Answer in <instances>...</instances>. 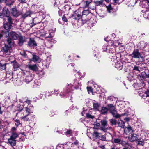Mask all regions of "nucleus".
<instances>
[{
	"label": "nucleus",
	"mask_w": 149,
	"mask_h": 149,
	"mask_svg": "<svg viewBox=\"0 0 149 149\" xmlns=\"http://www.w3.org/2000/svg\"><path fill=\"white\" fill-rule=\"evenodd\" d=\"M33 83L34 84L33 85V86L34 87H36L40 85V82L39 80L35 79L34 80Z\"/></svg>",
	"instance_id": "nucleus-34"
},
{
	"label": "nucleus",
	"mask_w": 149,
	"mask_h": 149,
	"mask_svg": "<svg viewBox=\"0 0 149 149\" xmlns=\"http://www.w3.org/2000/svg\"><path fill=\"white\" fill-rule=\"evenodd\" d=\"M73 17H74V18L75 19H79L81 17V15L80 14H77L76 13H75L73 15Z\"/></svg>",
	"instance_id": "nucleus-39"
},
{
	"label": "nucleus",
	"mask_w": 149,
	"mask_h": 149,
	"mask_svg": "<svg viewBox=\"0 0 149 149\" xmlns=\"http://www.w3.org/2000/svg\"><path fill=\"white\" fill-rule=\"evenodd\" d=\"M107 3H109V2L111 3L119 4L123 1V0H104Z\"/></svg>",
	"instance_id": "nucleus-17"
},
{
	"label": "nucleus",
	"mask_w": 149,
	"mask_h": 149,
	"mask_svg": "<svg viewBox=\"0 0 149 149\" xmlns=\"http://www.w3.org/2000/svg\"><path fill=\"white\" fill-rule=\"evenodd\" d=\"M101 135V134L98 133L97 131H95L93 134V136L94 138L93 140H94L97 138H98L100 135Z\"/></svg>",
	"instance_id": "nucleus-28"
},
{
	"label": "nucleus",
	"mask_w": 149,
	"mask_h": 149,
	"mask_svg": "<svg viewBox=\"0 0 149 149\" xmlns=\"http://www.w3.org/2000/svg\"><path fill=\"white\" fill-rule=\"evenodd\" d=\"M19 101L20 102L23 103V104H25V103L26 104L28 105H29L30 104L31 102L30 100H27L26 101H23V100L20 99L19 100Z\"/></svg>",
	"instance_id": "nucleus-37"
},
{
	"label": "nucleus",
	"mask_w": 149,
	"mask_h": 149,
	"mask_svg": "<svg viewBox=\"0 0 149 149\" xmlns=\"http://www.w3.org/2000/svg\"><path fill=\"white\" fill-rule=\"evenodd\" d=\"M120 144L122 145L123 146H125L126 145H128V143L127 142H126L125 141L121 140L120 143Z\"/></svg>",
	"instance_id": "nucleus-46"
},
{
	"label": "nucleus",
	"mask_w": 149,
	"mask_h": 149,
	"mask_svg": "<svg viewBox=\"0 0 149 149\" xmlns=\"http://www.w3.org/2000/svg\"><path fill=\"white\" fill-rule=\"evenodd\" d=\"M6 68V64H0V70H5Z\"/></svg>",
	"instance_id": "nucleus-45"
},
{
	"label": "nucleus",
	"mask_w": 149,
	"mask_h": 149,
	"mask_svg": "<svg viewBox=\"0 0 149 149\" xmlns=\"http://www.w3.org/2000/svg\"><path fill=\"white\" fill-rule=\"evenodd\" d=\"M115 97H114L112 96H109L108 97V99L111 100H113V98H114Z\"/></svg>",
	"instance_id": "nucleus-57"
},
{
	"label": "nucleus",
	"mask_w": 149,
	"mask_h": 149,
	"mask_svg": "<svg viewBox=\"0 0 149 149\" xmlns=\"http://www.w3.org/2000/svg\"><path fill=\"white\" fill-rule=\"evenodd\" d=\"M6 17L7 18L6 20L7 21V23L12 25L13 24L12 18L10 17L9 16Z\"/></svg>",
	"instance_id": "nucleus-36"
},
{
	"label": "nucleus",
	"mask_w": 149,
	"mask_h": 149,
	"mask_svg": "<svg viewBox=\"0 0 149 149\" xmlns=\"http://www.w3.org/2000/svg\"><path fill=\"white\" fill-rule=\"evenodd\" d=\"M107 8V10L109 12H111V11L112 10L113 8L111 6V4H109L108 6H105Z\"/></svg>",
	"instance_id": "nucleus-42"
},
{
	"label": "nucleus",
	"mask_w": 149,
	"mask_h": 149,
	"mask_svg": "<svg viewBox=\"0 0 149 149\" xmlns=\"http://www.w3.org/2000/svg\"><path fill=\"white\" fill-rule=\"evenodd\" d=\"M19 35L15 32L11 31L9 33V37L8 38L7 41L9 45L10 46H14V42L12 40H17Z\"/></svg>",
	"instance_id": "nucleus-3"
},
{
	"label": "nucleus",
	"mask_w": 149,
	"mask_h": 149,
	"mask_svg": "<svg viewBox=\"0 0 149 149\" xmlns=\"http://www.w3.org/2000/svg\"><path fill=\"white\" fill-rule=\"evenodd\" d=\"M104 0H100L99 1H96L94 2L95 5L96 6H100L101 7H103L106 6Z\"/></svg>",
	"instance_id": "nucleus-13"
},
{
	"label": "nucleus",
	"mask_w": 149,
	"mask_h": 149,
	"mask_svg": "<svg viewBox=\"0 0 149 149\" xmlns=\"http://www.w3.org/2000/svg\"><path fill=\"white\" fill-rule=\"evenodd\" d=\"M140 76L143 79L149 78V71L147 70H145L142 72Z\"/></svg>",
	"instance_id": "nucleus-16"
},
{
	"label": "nucleus",
	"mask_w": 149,
	"mask_h": 149,
	"mask_svg": "<svg viewBox=\"0 0 149 149\" xmlns=\"http://www.w3.org/2000/svg\"><path fill=\"white\" fill-rule=\"evenodd\" d=\"M129 140L132 142L137 141L138 139V136L135 134H133L128 137Z\"/></svg>",
	"instance_id": "nucleus-9"
},
{
	"label": "nucleus",
	"mask_w": 149,
	"mask_h": 149,
	"mask_svg": "<svg viewBox=\"0 0 149 149\" xmlns=\"http://www.w3.org/2000/svg\"><path fill=\"white\" fill-rule=\"evenodd\" d=\"M17 81V84L19 86H20L22 85L23 83L22 81L20 79H18Z\"/></svg>",
	"instance_id": "nucleus-53"
},
{
	"label": "nucleus",
	"mask_w": 149,
	"mask_h": 149,
	"mask_svg": "<svg viewBox=\"0 0 149 149\" xmlns=\"http://www.w3.org/2000/svg\"><path fill=\"white\" fill-rule=\"evenodd\" d=\"M64 8L65 10L64 11L65 12H69L70 10L71 9V6L68 4H66L65 5Z\"/></svg>",
	"instance_id": "nucleus-30"
},
{
	"label": "nucleus",
	"mask_w": 149,
	"mask_h": 149,
	"mask_svg": "<svg viewBox=\"0 0 149 149\" xmlns=\"http://www.w3.org/2000/svg\"><path fill=\"white\" fill-rule=\"evenodd\" d=\"M133 132V130L132 127L129 125L124 128V133L126 135H129Z\"/></svg>",
	"instance_id": "nucleus-10"
},
{
	"label": "nucleus",
	"mask_w": 149,
	"mask_h": 149,
	"mask_svg": "<svg viewBox=\"0 0 149 149\" xmlns=\"http://www.w3.org/2000/svg\"><path fill=\"white\" fill-rule=\"evenodd\" d=\"M18 136V134L17 133L15 132H13L12 133L11 136V138L13 139H15Z\"/></svg>",
	"instance_id": "nucleus-40"
},
{
	"label": "nucleus",
	"mask_w": 149,
	"mask_h": 149,
	"mask_svg": "<svg viewBox=\"0 0 149 149\" xmlns=\"http://www.w3.org/2000/svg\"><path fill=\"white\" fill-rule=\"evenodd\" d=\"M26 72V73H28L27 72H26L24 70H23L22 69H21L20 71V72L22 75H24L25 74Z\"/></svg>",
	"instance_id": "nucleus-55"
},
{
	"label": "nucleus",
	"mask_w": 149,
	"mask_h": 149,
	"mask_svg": "<svg viewBox=\"0 0 149 149\" xmlns=\"http://www.w3.org/2000/svg\"><path fill=\"white\" fill-rule=\"evenodd\" d=\"M107 110L108 109L106 107H103L102 108L101 112L102 114H105L107 113Z\"/></svg>",
	"instance_id": "nucleus-35"
},
{
	"label": "nucleus",
	"mask_w": 149,
	"mask_h": 149,
	"mask_svg": "<svg viewBox=\"0 0 149 149\" xmlns=\"http://www.w3.org/2000/svg\"><path fill=\"white\" fill-rule=\"evenodd\" d=\"M123 66V63L120 61L117 62L115 64V67L119 70H120L122 69Z\"/></svg>",
	"instance_id": "nucleus-15"
},
{
	"label": "nucleus",
	"mask_w": 149,
	"mask_h": 149,
	"mask_svg": "<svg viewBox=\"0 0 149 149\" xmlns=\"http://www.w3.org/2000/svg\"><path fill=\"white\" fill-rule=\"evenodd\" d=\"M141 69V68H139V67L136 66H135L133 68V71H137L139 72H140L141 71L140 70Z\"/></svg>",
	"instance_id": "nucleus-44"
},
{
	"label": "nucleus",
	"mask_w": 149,
	"mask_h": 149,
	"mask_svg": "<svg viewBox=\"0 0 149 149\" xmlns=\"http://www.w3.org/2000/svg\"><path fill=\"white\" fill-rule=\"evenodd\" d=\"M28 45L30 47L33 48L36 46L37 45L36 42L34 40L31 38H30V40L28 42Z\"/></svg>",
	"instance_id": "nucleus-12"
},
{
	"label": "nucleus",
	"mask_w": 149,
	"mask_h": 149,
	"mask_svg": "<svg viewBox=\"0 0 149 149\" xmlns=\"http://www.w3.org/2000/svg\"><path fill=\"white\" fill-rule=\"evenodd\" d=\"M71 132V130H68L67 131L66 133L67 134H70Z\"/></svg>",
	"instance_id": "nucleus-62"
},
{
	"label": "nucleus",
	"mask_w": 149,
	"mask_h": 149,
	"mask_svg": "<svg viewBox=\"0 0 149 149\" xmlns=\"http://www.w3.org/2000/svg\"><path fill=\"white\" fill-rule=\"evenodd\" d=\"M32 56L33 57L31 60V61L35 62L40 61V57L38 56L33 54H32Z\"/></svg>",
	"instance_id": "nucleus-21"
},
{
	"label": "nucleus",
	"mask_w": 149,
	"mask_h": 149,
	"mask_svg": "<svg viewBox=\"0 0 149 149\" xmlns=\"http://www.w3.org/2000/svg\"><path fill=\"white\" fill-rule=\"evenodd\" d=\"M86 117L88 118H90L93 119L94 118V116L91 115V112H89L86 114Z\"/></svg>",
	"instance_id": "nucleus-38"
},
{
	"label": "nucleus",
	"mask_w": 149,
	"mask_h": 149,
	"mask_svg": "<svg viewBox=\"0 0 149 149\" xmlns=\"http://www.w3.org/2000/svg\"><path fill=\"white\" fill-rule=\"evenodd\" d=\"M102 126L101 127V129L104 131H105L107 129V121L104 120H103L101 121Z\"/></svg>",
	"instance_id": "nucleus-8"
},
{
	"label": "nucleus",
	"mask_w": 149,
	"mask_h": 149,
	"mask_svg": "<svg viewBox=\"0 0 149 149\" xmlns=\"http://www.w3.org/2000/svg\"><path fill=\"white\" fill-rule=\"evenodd\" d=\"M87 89L88 91V93L89 94L92 93L93 94L92 89L91 87H87Z\"/></svg>",
	"instance_id": "nucleus-50"
},
{
	"label": "nucleus",
	"mask_w": 149,
	"mask_h": 149,
	"mask_svg": "<svg viewBox=\"0 0 149 149\" xmlns=\"http://www.w3.org/2000/svg\"><path fill=\"white\" fill-rule=\"evenodd\" d=\"M109 121L110 123V124L112 126L114 125L115 126L117 123L116 120L114 119H111L109 120Z\"/></svg>",
	"instance_id": "nucleus-31"
},
{
	"label": "nucleus",
	"mask_w": 149,
	"mask_h": 149,
	"mask_svg": "<svg viewBox=\"0 0 149 149\" xmlns=\"http://www.w3.org/2000/svg\"><path fill=\"white\" fill-rule=\"evenodd\" d=\"M8 46V45H5V46L3 47L2 49V51L6 54L9 55L10 53V50L11 49V47L13 46Z\"/></svg>",
	"instance_id": "nucleus-5"
},
{
	"label": "nucleus",
	"mask_w": 149,
	"mask_h": 149,
	"mask_svg": "<svg viewBox=\"0 0 149 149\" xmlns=\"http://www.w3.org/2000/svg\"><path fill=\"white\" fill-rule=\"evenodd\" d=\"M132 58H141L142 59L143 58L141 56V53L139 52L137 49H134L132 53L130 55Z\"/></svg>",
	"instance_id": "nucleus-4"
},
{
	"label": "nucleus",
	"mask_w": 149,
	"mask_h": 149,
	"mask_svg": "<svg viewBox=\"0 0 149 149\" xmlns=\"http://www.w3.org/2000/svg\"><path fill=\"white\" fill-rule=\"evenodd\" d=\"M116 59V56H113L111 58V60L112 61H114Z\"/></svg>",
	"instance_id": "nucleus-58"
},
{
	"label": "nucleus",
	"mask_w": 149,
	"mask_h": 149,
	"mask_svg": "<svg viewBox=\"0 0 149 149\" xmlns=\"http://www.w3.org/2000/svg\"><path fill=\"white\" fill-rule=\"evenodd\" d=\"M108 107L111 113L116 118H120L121 116H127L128 115V112L127 111L124 113L122 114L121 115L118 114L115 107L112 104L108 105Z\"/></svg>",
	"instance_id": "nucleus-2"
},
{
	"label": "nucleus",
	"mask_w": 149,
	"mask_h": 149,
	"mask_svg": "<svg viewBox=\"0 0 149 149\" xmlns=\"http://www.w3.org/2000/svg\"><path fill=\"white\" fill-rule=\"evenodd\" d=\"M15 123L17 126H18L21 124L20 121L19 120H16L15 121Z\"/></svg>",
	"instance_id": "nucleus-54"
},
{
	"label": "nucleus",
	"mask_w": 149,
	"mask_h": 149,
	"mask_svg": "<svg viewBox=\"0 0 149 149\" xmlns=\"http://www.w3.org/2000/svg\"><path fill=\"white\" fill-rule=\"evenodd\" d=\"M29 116V114H26L24 116L21 117V119L24 121H30L31 120L28 117Z\"/></svg>",
	"instance_id": "nucleus-29"
},
{
	"label": "nucleus",
	"mask_w": 149,
	"mask_h": 149,
	"mask_svg": "<svg viewBox=\"0 0 149 149\" xmlns=\"http://www.w3.org/2000/svg\"><path fill=\"white\" fill-rule=\"evenodd\" d=\"M144 99H147L146 102H149V91L147 92L144 95H141Z\"/></svg>",
	"instance_id": "nucleus-26"
},
{
	"label": "nucleus",
	"mask_w": 149,
	"mask_h": 149,
	"mask_svg": "<svg viewBox=\"0 0 149 149\" xmlns=\"http://www.w3.org/2000/svg\"><path fill=\"white\" fill-rule=\"evenodd\" d=\"M62 19L63 21L67 22V19L65 16H63L62 17Z\"/></svg>",
	"instance_id": "nucleus-60"
},
{
	"label": "nucleus",
	"mask_w": 149,
	"mask_h": 149,
	"mask_svg": "<svg viewBox=\"0 0 149 149\" xmlns=\"http://www.w3.org/2000/svg\"><path fill=\"white\" fill-rule=\"evenodd\" d=\"M12 25L11 24L6 23L4 25L3 30H2V33H7L11 29Z\"/></svg>",
	"instance_id": "nucleus-6"
},
{
	"label": "nucleus",
	"mask_w": 149,
	"mask_h": 149,
	"mask_svg": "<svg viewBox=\"0 0 149 149\" xmlns=\"http://www.w3.org/2000/svg\"><path fill=\"white\" fill-rule=\"evenodd\" d=\"M137 143L139 145H143L144 144V141L143 140H140L139 139L137 140Z\"/></svg>",
	"instance_id": "nucleus-49"
},
{
	"label": "nucleus",
	"mask_w": 149,
	"mask_h": 149,
	"mask_svg": "<svg viewBox=\"0 0 149 149\" xmlns=\"http://www.w3.org/2000/svg\"><path fill=\"white\" fill-rule=\"evenodd\" d=\"M24 105H25V104H23L22 106L20 105L18 109V110L20 112L21 111L23 110V107H24Z\"/></svg>",
	"instance_id": "nucleus-56"
},
{
	"label": "nucleus",
	"mask_w": 149,
	"mask_h": 149,
	"mask_svg": "<svg viewBox=\"0 0 149 149\" xmlns=\"http://www.w3.org/2000/svg\"><path fill=\"white\" fill-rule=\"evenodd\" d=\"M118 126L122 128H124L125 126V123L121 120H119L117 122Z\"/></svg>",
	"instance_id": "nucleus-25"
},
{
	"label": "nucleus",
	"mask_w": 149,
	"mask_h": 149,
	"mask_svg": "<svg viewBox=\"0 0 149 149\" xmlns=\"http://www.w3.org/2000/svg\"><path fill=\"white\" fill-rule=\"evenodd\" d=\"M8 143L10 144L12 146H14L16 143V141L15 140L10 138L8 139Z\"/></svg>",
	"instance_id": "nucleus-27"
},
{
	"label": "nucleus",
	"mask_w": 149,
	"mask_h": 149,
	"mask_svg": "<svg viewBox=\"0 0 149 149\" xmlns=\"http://www.w3.org/2000/svg\"><path fill=\"white\" fill-rule=\"evenodd\" d=\"M92 2V0H88V1H85V3H86V7H88V6L90 3H91Z\"/></svg>",
	"instance_id": "nucleus-51"
},
{
	"label": "nucleus",
	"mask_w": 149,
	"mask_h": 149,
	"mask_svg": "<svg viewBox=\"0 0 149 149\" xmlns=\"http://www.w3.org/2000/svg\"><path fill=\"white\" fill-rule=\"evenodd\" d=\"M32 14V12L29 10L27 11L24 14L22 15V17L24 19L26 18L29 16H30V15Z\"/></svg>",
	"instance_id": "nucleus-22"
},
{
	"label": "nucleus",
	"mask_w": 149,
	"mask_h": 149,
	"mask_svg": "<svg viewBox=\"0 0 149 149\" xmlns=\"http://www.w3.org/2000/svg\"><path fill=\"white\" fill-rule=\"evenodd\" d=\"M13 70L14 71L17 70L19 68V65L18 63L15 61L13 62Z\"/></svg>",
	"instance_id": "nucleus-23"
},
{
	"label": "nucleus",
	"mask_w": 149,
	"mask_h": 149,
	"mask_svg": "<svg viewBox=\"0 0 149 149\" xmlns=\"http://www.w3.org/2000/svg\"><path fill=\"white\" fill-rule=\"evenodd\" d=\"M90 13V11L88 9L84 10L82 12L83 15H87Z\"/></svg>",
	"instance_id": "nucleus-43"
},
{
	"label": "nucleus",
	"mask_w": 149,
	"mask_h": 149,
	"mask_svg": "<svg viewBox=\"0 0 149 149\" xmlns=\"http://www.w3.org/2000/svg\"><path fill=\"white\" fill-rule=\"evenodd\" d=\"M121 140V139L119 138H113L112 140V142L113 144H120Z\"/></svg>",
	"instance_id": "nucleus-24"
},
{
	"label": "nucleus",
	"mask_w": 149,
	"mask_h": 149,
	"mask_svg": "<svg viewBox=\"0 0 149 149\" xmlns=\"http://www.w3.org/2000/svg\"><path fill=\"white\" fill-rule=\"evenodd\" d=\"M51 34V33H49V36L47 37H46V39L48 40H50L51 41H52V40H53L52 38Z\"/></svg>",
	"instance_id": "nucleus-48"
},
{
	"label": "nucleus",
	"mask_w": 149,
	"mask_h": 149,
	"mask_svg": "<svg viewBox=\"0 0 149 149\" xmlns=\"http://www.w3.org/2000/svg\"><path fill=\"white\" fill-rule=\"evenodd\" d=\"M81 84L80 82L79 83L77 81H75L74 85L71 84H70L67 85L66 89L64 92L65 94H60L59 95L61 96L63 95V96L62 97H64V96L67 97H68L69 96H70L71 98L72 92L74 88H75L76 89L78 88L79 87L81 86Z\"/></svg>",
	"instance_id": "nucleus-1"
},
{
	"label": "nucleus",
	"mask_w": 149,
	"mask_h": 149,
	"mask_svg": "<svg viewBox=\"0 0 149 149\" xmlns=\"http://www.w3.org/2000/svg\"><path fill=\"white\" fill-rule=\"evenodd\" d=\"M14 2L13 0H6L5 1L6 5L9 6H10L12 4H13Z\"/></svg>",
	"instance_id": "nucleus-32"
},
{
	"label": "nucleus",
	"mask_w": 149,
	"mask_h": 149,
	"mask_svg": "<svg viewBox=\"0 0 149 149\" xmlns=\"http://www.w3.org/2000/svg\"><path fill=\"white\" fill-rule=\"evenodd\" d=\"M108 49H109V50H109V51H107V52H109V53H113L115 52V49H114L113 48H109H109H108Z\"/></svg>",
	"instance_id": "nucleus-52"
},
{
	"label": "nucleus",
	"mask_w": 149,
	"mask_h": 149,
	"mask_svg": "<svg viewBox=\"0 0 149 149\" xmlns=\"http://www.w3.org/2000/svg\"><path fill=\"white\" fill-rule=\"evenodd\" d=\"M3 14L6 17L9 16V11L7 8L5 7L3 8Z\"/></svg>",
	"instance_id": "nucleus-20"
},
{
	"label": "nucleus",
	"mask_w": 149,
	"mask_h": 149,
	"mask_svg": "<svg viewBox=\"0 0 149 149\" xmlns=\"http://www.w3.org/2000/svg\"><path fill=\"white\" fill-rule=\"evenodd\" d=\"M21 54L22 55H24L25 56H26V54L25 52L24 51Z\"/></svg>",
	"instance_id": "nucleus-64"
},
{
	"label": "nucleus",
	"mask_w": 149,
	"mask_h": 149,
	"mask_svg": "<svg viewBox=\"0 0 149 149\" xmlns=\"http://www.w3.org/2000/svg\"><path fill=\"white\" fill-rule=\"evenodd\" d=\"M53 3H54V6L55 7L57 6V3L56 2V1L55 0H53Z\"/></svg>",
	"instance_id": "nucleus-59"
},
{
	"label": "nucleus",
	"mask_w": 149,
	"mask_h": 149,
	"mask_svg": "<svg viewBox=\"0 0 149 149\" xmlns=\"http://www.w3.org/2000/svg\"><path fill=\"white\" fill-rule=\"evenodd\" d=\"M28 67L30 70L35 71H37L38 69V67L36 64H28Z\"/></svg>",
	"instance_id": "nucleus-14"
},
{
	"label": "nucleus",
	"mask_w": 149,
	"mask_h": 149,
	"mask_svg": "<svg viewBox=\"0 0 149 149\" xmlns=\"http://www.w3.org/2000/svg\"><path fill=\"white\" fill-rule=\"evenodd\" d=\"M33 78V77L31 75L29 74L25 77L23 81L27 84H28L31 81Z\"/></svg>",
	"instance_id": "nucleus-11"
},
{
	"label": "nucleus",
	"mask_w": 149,
	"mask_h": 149,
	"mask_svg": "<svg viewBox=\"0 0 149 149\" xmlns=\"http://www.w3.org/2000/svg\"><path fill=\"white\" fill-rule=\"evenodd\" d=\"M109 46H104V49H104V51H108V48H109Z\"/></svg>",
	"instance_id": "nucleus-61"
},
{
	"label": "nucleus",
	"mask_w": 149,
	"mask_h": 149,
	"mask_svg": "<svg viewBox=\"0 0 149 149\" xmlns=\"http://www.w3.org/2000/svg\"><path fill=\"white\" fill-rule=\"evenodd\" d=\"M18 38H19L18 44L19 46H22L23 45V43L25 41L24 37L20 35Z\"/></svg>",
	"instance_id": "nucleus-18"
},
{
	"label": "nucleus",
	"mask_w": 149,
	"mask_h": 149,
	"mask_svg": "<svg viewBox=\"0 0 149 149\" xmlns=\"http://www.w3.org/2000/svg\"><path fill=\"white\" fill-rule=\"evenodd\" d=\"M102 149H104L105 146L104 145H101L99 146Z\"/></svg>",
	"instance_id": "nucleus-63"
},
{
	"label": "nucleus",
	"mask_w": 149,
	"mask_h": 149,
	"mask_svg": "<svg viewBox=\"0 0 149 149\" xmlns=\"http://www.w3.org/2000/svg\"><path fill=\"white\" fill-rule=\"evenodd\" d=\"M144 16L145 17L149 19V9L146 11L144 15Z\"/></svg>",
	"instance_id": "nucleus-41"
},
{
	"label": "nucleus",
	"mask_w": 149,
	"mask_h": 149,
	"mask_svg": "<svg viewBox=\"0 0 149 149\" xmlns=\"http://www.w3.org/2000/svg\"><path fill=\"white\" fill-rule=\"evenodd\" d=\"M99 139L100 140L104 141H105L106 139L105 136L104 135H101V134L99 135Z\"/></svg>",
	"instance_id": "nucleus-47"
},
{
	"label": "nucleus",
	"mask_w": 149,
	"mask_h": 149,
	"mask_svg": "<svg viewBox=\"0 0 149 149\" xmlns=\"http://www.w3.org/2000/svg\"><path fill=\"white\" fill-rule=\"evenodd\" d=\"M25 109L27 114L29 115L30 113L33 112V106H27L25 108Z\"/></svg>",
	"instance_id": "nucleus-19"
},
{
	"label": "nucleus",
	"mask_w": 149,
	"mask_h": 149,
	"mask_svg": "<svg viewBox=\"0 0 149 149\" xmlns=\"http://www.w3.org/2000/svg\"><path fill=\"white\" fill-rule=\"evenodd\" d=\"M11 13L12 15L15 17H17L20 15L22 13L17 10L16 8H13L11 10Z\"/></svg>",
	"instance_id": "nucleus-7"
},
{
	"label": "nucleus",
	"mask_w": 149,
	"mask_h": 149,
	"mask_svg": "<svg viewBox=\"0 0 149 149\" xmlns=\"http://www.w3.org/2000/svg\"><path fill=\"white\" fill-rule=\"evenodd\" d=\"M93 105V108L96 111H98L99 110L100 106L98 103H94Z\"/></svg>",
	"instance_id": "nucleus-33"
}]
</instances>
